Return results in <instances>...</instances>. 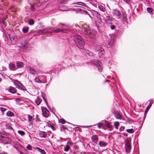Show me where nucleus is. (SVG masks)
Segmentation results:
<instances>
[{"label":"nucleus","instance_id":"1","mask_svg":"<svg viewBox=\"0 0 154 154\" xmlns=\"http://www.w3.org/2000/svg\"><path fill=\"white\" fill-rule=\"evenodd\" d=\"M69 29V27L68 26H66V28L62 27V28H59L57 29H54L51 30V31H46L44 32L45 30V29H39L38 30V32L40 33H52L54 32L57 33L59 32H63L67 33L68 30Z\"/></svg>","mask_w":154,"mask_h":154},{"label":"nucleus","instance_id":"2","mask_svg":"<svg viewBox=\"0 0 154 154\" xmlns=\"http://www.w3.org/2000/svg\"><path fill=\"white\" fill-rule=\"evenodd\" d=\"M74 41L79 48L82 49L84 46V42L82 38L79 35H75L73 37Z\"/></svg>","mask_w":154,"mask_h":154},{"label":"nucleus","instance_id":"3","mask_svg":"<svg viewBox=\"0 0 154 154\" xmlns=\"http://www.w3.org/2000/svg\"><path fill=\"white\" fill-rule=\"evenodd\" d=\"M106 13L107 14H104L102 15V17L103 18V20L106 23L111 25L112 23V22L113 18L112 17L110 16L106 12Z\"/></svg>","mask_w":154,"mask_h":154},{"label":"nucleus","instance_id":"4","mask_svg":"<svg viewBox=\"0 0 154 154\" xmlns=\"http://www.w3.org/2000/svg\"><path fill=\"white\" fill-rule=\"evenodd\" d=\"M11 140L8 137H4L1 135L0 136V143L4 144H8L11 143Z\"/></svg>","mask_w":154,"mask_h":154},{"label":"nucleus","instance_id":"5","mask_svg":"<svg viewBox=\"0 0 154 154\" xmlns=\"http://www.w3.org/2000/svg\"><path fill=\"white\" fill-rule=\"evenodd\" d=\"M14 84L16 87L19 89L23 91H26L25 87L20 82L17 80H16L14 82Z\"/></svg>","mask_w":154,"mask_h":154},{"label":"nucleus","instance_id":"6","mask_svg":"<svg viewBox=\"0 0 154 154\" xmlns=\"http://www.w3.org/2000/svg\"><path fill=\"white\" fill-rule=\"evenodd\" d=\"M91 63L97 65L98 71L101 72L102 70V64L99 61L97 60H95L91 61Z\"/></svg>","mask_w":154,"mask_h":154},{"label":"nucleus","instance_id":"7","mask_svg":"<svg viewBox=\"0 0 154 154\" xmlns=\"http://www.w3.org/2000/svg\"><path fill=\"white\" fill-rule=\"evenodd\" d=\"M96 51L98 52V55L100 57H102L104 53V51L101 45H97L95 48Z\"/></svg>","mask_w":154,"mask_h":154},{"label":"nucleus","instance_id":"8","mask_svg":"<svg viewBox=\"0 0 154 154\" xmlns=\"http://www.w3.org/2000/svg\"><path fill=\"white\" fill-rule=\"evenodd\" d=\"M125 151L126 153H129L131 149V145L130 142L127 140L125 143Z\"/></svg>","mask_w":154,"mask_h":154},{"label":"nucleus","instance_id":"9","mask_svg":"<svg viewBox=\"0 0 154 154\" xmlns=\"http://www.w3.org/2000/svg\"><path fill=\"white\" fill-rule=\"evenodd\" d=\"M112 13L113 16H117L119 19H120L122 17L120 12L117 9H113Z\"/></svg>","mask_w":154,"mask_h":154},{"label":"nucleus","instance_id":"10","mask_svg":"<svg viewBox=\"0 0 154 154\" xmlns=\"http://www.w3.org/2000/svg\"><path fill=\"white\" fill-rule=\"evenodd\" d=\"M42 115L43 116L45 117H47L49 115V112L48 110L46 108H42Z\"/></svg>","mask_w":154,"mask_h":154},{"label":"nucleus","instance_id":"11","mask_svg":"<svg viewBox=\"0 0 154 154\" xmlns=\"http://www.w3.org/2000/svg\"><path fill=\"white\" fill-rule=\"evenodd\" d=\"M114 115L116 118L118 119H122L123 120H125V119L122 117L121 114L119 112H115Z\"/></svg>","mask_w":154,"mask_h":154},{"label":"nucleus","instance_id":"12","mask_svg":"<svg viewBox=\"0 0 154 154\" xmlns=\"http://www.w3.org/2000/svg\"><path fill=\"white\" fill-rule=\"evenodd\" d=\"M28 69L29 72L32 75H35L36 73V72L34 69L32 67L29 66L28 67Z\"/></svg>","mask_w":154,"mask_h":154},{"label":"nucleus","instance_id":"13","mask_svg":"<svg viewBox=\"0 0 154 154\" xmlns=\"http://www.w3.org/2000/svg\"><path fill=\"white\" fill-rule=\"evenodd\" d=\"M8 90L10 93L12 94H15L17 92L16 89L15 88L11 86H10L9 87Z\"/></svg>","mask_w":154,"mask_h":154},{"label":"nucleus","instance_id":"14","mask_svg":"<svg viewBox=\"0 0 154 154\" xmlns=\"http://www.w3.org/2000/svg\"><path fill=\"white\" fill-rule=\"evenodd\" d=\"M47 135L46 132L44 131H40L39 132V135L41 138H45Z\"/></svg>","mask_w":154,"mask_h":154},{"label":"nucleus","instance_id":"15","mask_svg":"<svg viewBox=\"0 0 154 154\" xmlns=\"http://www.w3.org/2000/svg\"><path fill=\"white\" fill-rule=\"evenodd\" d=\"M91 139L92 142L94 143H95L97 144V142L98 140V137H97V135H95L94 136H93L91 137Z\"/></svg>","mask_w":154,"mask_h":154},{"label":"nucleus","instance_id":"16","mask_svg":"<svg viewBox=\"0 0 154 154\" xmlns=\"http://www.w3.org/2000/svg\"><path fill=\"white\" fill-rule=\"evenodd\" d=\"M16 65L18 68H22L23 67L24 63L22 62L18 61L16 63Z\"/></svg>","mask_w":154,"mask_h":154},{"label":"nucleus","instance_id":"17","mask_svg":"<svg viewBox=\"0 0 154 154\" xmlns=\"http://www.w3.org/2000/svg\"><path fill=\"white\" fill-rule=\"evenodd\" d=\"M98 8L102 12H104L105 11V6L104 5H98Z\"/></svg>","mask_w":154,"mask_h":154},{"label":"nucleus","instance_id":"18","mask_svg":"<svg viewBox=\"0 0 154 154\" xmlns=\"http://www.w3.org/2000/svg\"><path fill=\"white\" fill-rule=\"evenodd\" d=\"M99 144L101 147H105L107 145V143L104 141H100L99 142Z\"/></svg>","mask_w":154,"mask_h":154},{"label":"nucleus","instance_id":"19","mask_svg":"<svg viewBox=\"0 0 154 154\" xmlns=\"http://www.w3.org/2000/svg\"><path fill=\"white\" fill-rule=\"evenodd\" d=\"M84 32L87 35H88L91 34V33L89 29H88L84 27Z\"/></svg>","mask_w":154,"mask_h":154},{"label":"nucleus","instance_id":"20","mask_svg":"<svg viewBox=\"0 0 154 154\" xmlns=\"http://www.w3.org/2000/svg\"><path fill=\"white\" fill-rule=\"evenodd\" d=\"M85 51L86 53L89 55L90 56H93L95 55V54L93 52L90 51L89 50H85Z\"/></svg>","mask_w":154,"mask_h":154},{"label":"nucleus","instance_id":"21","mask_svg":"<svg viewBox=\"0 0 154 154\" xmlns=\"http://www.w3.org/2000/svg\"><path fill=\"white\" fill-rule=\"evenodd\" d=\"M42 101V100L40 99L38 97L37 99L35 100V103L37 105H39Z\"/></svg>","mask_w":154,"mask_h":154},{"label":"nucleus","instance_id":"22","mask_svg":"<svg viewBox=\"0 0 154 154\" xmlns=\"http://www.w3.org/2000/svg\"><path fill=\"white\" fill-rule=\"evenodd\" d=\"M36 149L38 150V151L41 152L42 154H46L44 150H43L42 149L38 147H36Z\"/></svg>","mask_w":154,"mask_h":154},{"label":"nucleus","instance_id":"23","mask_svg":"<svg viewBox=\"0 0 154 154\" xmlns=\"http://www.w3.org/2000/svg\"><path fill=\"white\" fill-rule=\"evenodd\" d=\"M29 29V28L27 26H25L22 28V31L24 33H27Z\"/></svg>","mask_w":154,"mask_h":154},{"label":"nucleus","instance_id":"24","mask_svg":"<svg viewBox=\"0 0 154 154\" xmlns=\"http://www.w3.org/2000/svg\"><path fill=\"white\" fill-rule=\"evenodd\" d=\"M6 115L8 116H14V114L11 111H8L7 112Z\"/></svg>","mask_w":154,"mask_h":154},{"label":"nucleus","instance_id":"25","mask_svg":"<svg viewBox=\"0 0 154 154\" xmlns=\"http://www.w3.org/2000/svg\"><path fill=\"white\" fill-rule=\"evenodd\" d=\"M9 67L10 69L14 70L15 69V66L14 64L11 63L9 64Z\"/></svg>","mask_w":154,"mask_h":154},{"label":"nucleus","instance_id":"26","mask_svg":"<svg viewBox=\"0 0 154 154\" xmlns=\"http://www.w3.org/2000/svg\"><path fill=\"white\" fill-rule=\"evenodd\" d=\"M59 10L63 11H65L68 10V8L66 6H63L62 8H59Z\"/></svg>","mask_w":154,"mask_h":154},{"label":"nucleus","instance_id":"27","mask_svg":"<svg viewBox=\"0 0 154 154\" xmlns=\"http://www.w3.org/2000/svg\"><path fill=\"white\" fill-rule=\"evenodd\" d=\"M70 147L68 145H66L64 149V151L65 152L68 151L70 149Z\"/></svg>","mask_w":154,"mask_h":154},{"label":"nucleus","instance_id":"28","mask_svg":"<svg viewBox=\"0 0 154 154\" xmlns=\"http://www.w3.org/2000/svg\"><path fill=\"white\" fill-rule=\"evenodd\" d=\"M6 128L9 130H11L12 131H14L13 129L11 127L9 124H6Z\"/></svg>","mask_w":154,"mask_h":154},{"label":"nucleus","instance_id":"29","mask_svg":"<svg viewBox=\"0 0 154 154\" xmlns=\"http://www.w3.org/2000/svg\"><path fill=\"white\" fill-rule=\"evenodd\" d=\"M75 4L77 5H81L83 6H85L86 5L85 3L81 2H77L76 3H75Z\"/></svg>","mask_w":154,"mask_h":154},{"label":"nucleus","instance_id":"30","mask_svg":"<svg viewBox=\"0 0 154 154\" xmlns=\"http://www.w3.org/2000/svg\"><path fill=\"white\" fill-rule=\"evenodd\" d=\"M42 97L43 98L44 100L45 101V102L46 104V105H47L48 102H47L46 99H45V94H43V92H42Z\"/></svg>","mask_w":154,"mask_h":154},{"label":"nucleus","instance_id":"31","mask_svg":"<svg viewBox=\"0 0 154 154\" xmlns=\"http://www.w3.org/2000/svg\"><path fill=\"white\" fill-rule=\"evenodd\" d=\"M119 124L118 122H116L114 123V125L115 126V128L116 129H118V127H119Z\"/></svg>","mask_w":154,"mask_h":154},{"label":"nucleus","instance_id":"32","mask_svg":"<svg viewBox=\"0 0 154 154\" xmlns=\"http://www.w3.org/2000/svg\"><path fill=\"white\" fill-rule=\"evenodd\" d=\"M18 133L22 136L24 135L25 134V132L23 131H18Z\"/></svg>","mask_w":154,"mask_h":154},{"label":"nucleus","instance_id":"33","mask_svg":"<svg viewBox=\"0 0 154 154\" xmlns=\"http://www.w3.org/2000/svg\"><path fill=\"white\" fill-rule=\"evenodd\" d=\"M127 132L128 133L131 134L134 132V130L133 129H128L126 130Z\"/></svg>","mask_w":154,"mask_h":154},{"label":"nucleus","instance_id":"34","mask_svg":"<svg viewBox=\"0 0 154 154\" xmlns=\"http://www.w3.org/2000/svg\"><path fill=\"white\" fill-rule=\"evenodd\" d=\"M114 41L113 38H111V41H109V46H111L112 45Z\"/></svg>","mask_w":154,"mask_h":154},{"label":"nucleus","instance_id":"35","mask_svg":"<svg viewBox=\"0 0 154 154\" xmlns=\"http://www.w3.org/2000/svg\"><path fill=\"white\" fill-rule=\"evenodd\" d=\"M35 81L37 83H42L41 81L38 78H36L35 79Z\"/></svg>","mask_w":154,"mask_h":154},{"label":"nucleus","instance_id":"36","mask_svg":"<svg viewBox=\"0 0 154 154\" xmlns=\"http://www.w3.org/2000/svg\"><path fill=\"white\" fill-rule=\"evenodd\" d=\"M34 23V21L33 19H30L29 21V24L30 25H32Z\"/></svg>","mask_w":154,"mask_h":154},{"label":"nucleus","instance_id":"37","mask_svg":"<svg viewBox=\"0 0 154 154\" xmlns=\"http://www.w3.org/2000/svg\"><path fill=\"white\" fill-rule=\"evenodd\" d=\"M122 18L124 20H125L127 18V15L125 13H123Z\"/></svg>","mask_w":154,"mask_h":154},{"label":"nucleus","instance_id":"38","mask_svg":"<svg viewBox=\"0 0 154 154\" xmlns=\"http://www.w3.org/2000/svg\"><path fill=\"white\" fill-rule=\"evenodd\" d=\"M9 36L10 37V40L11 42H12L13 43L16 42V40H15L14 38L13 37H11L9 35Z\"/></svg>","mask_w":154,"mask_h":154},{"label":"nucleus","instance_id":"39","mask_svg":"<svg viewBox=\"0 0 154 154\" xmlns=\"http://www.w3.org/2000/svg\"><path fill=\"white\" fill-rule=\"evenodd\" d=\"M67 145H68L69 146V145L71 146L73 144V143L71 140H70L69 141H68L67 142Z\"/></svg>","mask_w":154,"mask_h":154},{"label":"nucleus","instance_id":"40","mask_svg":"<svg viewBox=\"0 0 154 154\" xmlns=\"http://www.w3.org/2000/svg\"><path fill=\"white\" fill-rule=\"evenodd\" d=\"M106 125L108 128H112V126L109 123L106 122Z\"/></svg>","mask_w":154,"mask_h":154},{"label":"nucleus","instance_id":"41","mask_svg":"<svg viewBox=\"0 0 154 154\" xmlns=\"http://www.w3.org/2000/svg\"><path fill=\"white\" fill-rule=\"evenodd\" d=\"M26 148L29 150H31L32 149V146L30 144H28L26 146Z\"/></svg>","mask_w":154,"mask_h":154},{"label":"nucleus","instance_id":"42","mask_svg":"<svg viewBox=\"0 0 154 154\" xmlns=\"http://www.w3.org/2000/svg\"><path fill=\"white\" fill-rule=\"evenodd\" d=\"M28 119L29 122H31L32 119V117L30 115H28Z\"/></svg>","mask_w":154,"mask_h":154},{"label":"nucleus","instance_id":"43","mask_svg":"<svg viewBox=\"0 0 154 154\" xmlns=\"http://www.w3.org/2000/svg\"><path fill=\"white\" fill-rule=\"evenodd\" d=\"M147 10L149 13H151L152 12V9L150 8H148L147 9Z\"/></svg>","mask_w":154,"mask_h":154},{"label":"nucleus","instance_id":"44","mask_svg":"<svg viewBox=\"0 0 154 154\" xmlns=\"http://www.w3.org/2000/svg\"><path fill=\"white\" fill-rule=\"evenodd\" d=\"M59 122H60L63 124H65V121L64 119H60Z\"/></svg>","mask_w":154,"mask_h":154},{"label":"nucleus","instance_id":"45","mask_svg":"<svg viewBox=\"0 0 154 154\" xmlns=\"http://www.w3.org/2000/svg\"><path fill=\"white\" fill-rule=\"evenodd\" d=\"M95 13L97 17H100V14L98 12L95 11Z\"/></svg>","mask_w":154,"mask_h":154},{"label":"nucleus","instance_id":"46","mask_svg":"<svg viewBox=\"0 0 154 154\" xmlns=\"http://www.w3.org/2000/svg\"><path fill=\"white\" fill-rule=\"evenodd\" d=\"M6 109L3 108L1 107L0 108V110L2 112H3L4 111H5L6 110Z\"/></svg>","mask_w":154,"mask_h":154},{"label":"nucleus","instance_id":"47","mask_svg":"<svg viewBox=\"0 0 154 154\" xmlns=\"http://www.w3.org/2000/svg\"><path fill=\"white\" fill-rule=\"evenodd\" d=\"M125 128V127L124 126H122L119 129V131H123Z\"/></svg>","mask_w":154,"mask_h":154},{"label":"nucleus","instance_id":"48","mask_svg":"<svg viewBox=\"0 0 154 154\" xmlns=\"http://www.w3.org/2000/svg\"><path fill=\"white\" fill-rule=\"evenodd\" d=\"M102 124L101 123H99L98 124V127L99 128H101L102 127Z\"/></svg>","mask_w":154,"mask_h":154},{"label":"nucleus","instance_id":"49","mask_svg":"<svg viewBox=\"0 0 154 154\" xmlns=\"http://www.w3.org/2000/svg\"><path fill=\"white\" fill-rule=\"evenodd\" d=\"M152 104H149V106H148L146 107V111H148L149 109L151 107V106Z\"/></svg>","mask_w":154,"mask_h":154},{"label":"nucleus","instance_id":"50","mask_svg":"<svg viewBox=\"0 0 154 154\" xmlns=\"http://www.w3.org/2000/svg\"><path fill=\"white\" fill-rule=\"evenodd\" d=\"M115 26L114 25H112L110 26V28L111 29L113 30L115 29Z\"/></svg>","mask_w":154,"mask_h":154},{"label":"nucleus","instance_id":"51","mask_svg":"<svg viewBox=\"0 0 154 154\" xmlns=\"http://www.w3.org/2000/svg\"><path fill=\"white\" fill-rule=\"evenodd\" d=\"M67 129V128L66 127L65 125H63L61 128V129L62 130V129Z\"/></svg>","mask_w":154,"mask_h":154},{"label":"nucleus","instance_id":"52","mask_svg":"<svg viewBox=\"0 0 154 154\" xmlns=\"http://www.w3.org/2000/svg\"><path fill=\"white\" fill-rule=\"evenodd\" d=\"M91 126H82V128H88L90 127H91Z\"/></svg>","mask_w":154,"mask_h":154},{"label":"nucleus","instance_id":"53","mask_svg":"<svg viewBox=\"0 0 154 154\" xmlns=\"http://www.w3.org/2000/svg\"><path fill=\"white\" fill-rule=\"evenodd\" d=\"M2 70H6V68L4 66H2Z\"/></svg>","mask_w":154,"mask_h":154},{"label":"nucleus","instance_id":"54","mask_svg":"<svg viewBox=\"0 0 154 154\" xmlns=\"http://www.w3.org/2000/svg\"><path fill=\"white\" fill-rule=\"evenodd\" d=\"M123 135L126 137L128 136V134L126 133H124Z\"/></svg>","mask_w":154,"mask_h":154},{"label":"nucleus","instance_id":"55","mask_svg":"<svg viewBox=\"0 0 154 154\" xmlns=\"http://www.w3.org/2000/svg\"><path fill=\"white\" fill-rule=\"evenodd\" d=\"M36 119L37 120H39V118H38V116L37 115H36Z\"/></svg>","mask_w":154,"mask_h":154},{"label":"nucleus","instance_id":"56","mask_svg":"<svg viewBox=\"0 0 154 154\" xmlns=\"http://www.w3.org/2000/svg\"><path fill=\"white\" fill-rule=\"evenodd\" d=\"M124 2H129V0H123Z\"/></svg>","mask_w":154,"mask_h":154},{"label":"nucleus","instance_id":"57","mask_svg":"<svg viewBox=\"0 0 154 154\" xmlns=\"http://www.w3.org/2000/svg\"><path fill=\"white\" fill-rule=\"evenodd\" d=\"M14 147L17 150V152H19V150H20L18 148H17L15 146H14Z\"/></svg>","mask_w":154,"mask_h":154},{"label":"nucleus","instance_id":"58","mask_svg":"<svg viewBox=\"0 0 154 154\" xmlns=\"http://www.w3.org/2000/svg\"><path fill=\"white\" fill-rule=\"evenodd\" d=\"M24 151L25 152H26L27 151V150L26 149H24Z\"/></svg>","mask_w":154,"mask_h":154},{"label":"nucleus","instance_id":"59","mask_svg":"<svg viewBox=\"0 0 154 154\" xmlns=\"http://www.w3.org/2000/svg\"><path fill=\"white\" fill-rule=\"evenodd\" d=\"M17 95H20V94H19V93H17Z\"/></svg>","mask_w":154,"mask_h":154},{"label":"nucleus","instance_id":"60","mask_svg":"<svg viewBox=\"0 0 154 154\" xmlns=\"http://www.w3.org/2000/svg\"><path fill=\"white\" fill-rule=\"evenodd\" d=\"M1 80H2V79L1 78H0V82H1Z\"/></svg>","mask_w":154,"mask_h":154},{"label":"nucleus","instance_id":"61","mask_svg":"<svg viewBox=\"0 0 154 154\" xmlns=\"http://www.w3.org/2000/svg\"><path fill=\"white\" fill-rule=\"evenodd\" d=\"M106 82H108V81H109V80H106Z\"/></svg>","mask_w":154,"mask_h":154},{"label":"nucleus","instance_id":"62","mask_svg":"<svg viewBox=\"0 0 154 154\" xmlns=\"http://www.w3.org/2000/svg\"><path fill=\"white\" fill-rule=\"evenodd\" d=\"M17 100H19V98H17Z\"/></svg>","mask_w":154,"mask_h":154},{"label":"nucleus","instance_id":"63","mask_svg":"<svg viewBox=\"0 0 154 154\" xmlns=\"http://www.w3.org/2000/svg\"><path fill=\"white\" fill-rule=\"evenodd\" d=\"M150 104H152V103H151V102H150Z\"/></svg>","mask_w":154,"mask_h":154},{"label":"nucleus","instance_id":"64","mask_svg":"<svg viewBox=\"0 0 154 154\" xmlns=\"http://www.w3.org/2000/svg\"><path fill=\"white\" fill-rule=\"evenodd\" d=\"M74 154H76L75 153V152H74Z\"/></svg>","mask_w":154,"mask_h":154}]
</instances>
